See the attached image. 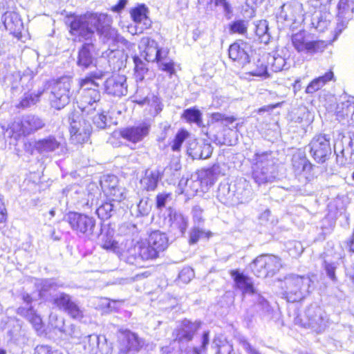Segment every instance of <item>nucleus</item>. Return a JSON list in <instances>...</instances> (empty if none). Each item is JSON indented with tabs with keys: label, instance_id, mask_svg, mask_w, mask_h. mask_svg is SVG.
<instances>
[{
	"label": "nucleus",
	"instance_id": "nucleus-1",
	"mask_svg": "<svg viewBox=\"0 0 354 354\" xmlns=\"http://www.w3.org/2000/svg\"><path fill=\"white\" fill-rule=\"evenodd\" d=\"M281 288L289 302L300 301L314 289V281L308 275L288 274L281 281Z\"/></svg>",
	"mask_w": 354,
	"mask_h": 354
},
{
	"label": "nucleus",
	"instance_id": "nucleus-2",
	"mask_svg": "<svg viewBox=\"0 0 354 354\" xmlns=\"http://www.w3.org/2000/svg\"><path fill=\"white\" fill-rule=\"evenodd\" d=\"M139 48L142 50L141 56L148 62H156L160 70L169 74L170 76L175 73L174 62L168 56L167 49L160 48L158 43L149 37H143L139 45Z\"/></svg>",
	"mask_w": 354,
	"mask_h": 354
},
{
	"label": "nucleus",
	"instance_id": "nucleus-3",
	"mask_svg": "<svg viewBox=\"0 0 354 354\" xmlns=\"http://www.w3.org/2000/svg\"><path fill=\"white\" fill-rule=\"evenodd\" d=\"M103 17L100 16V13L70 16L67 17L66 24L70 27L72 35L78 37L80 40L82 39L92 41L97 21L103 20Z\"/></svg>",
	"mask_w": 354,
	"mask_h": 354
},
{
	"label": "nucleus",
	"instance_id": "nucleus-4",
	"mask_svg": "<svg viewBox=\"0 0 354 354\" xmlns=\"http://www.w3.org/2000/svg\"><path fill=\"white\" fill-rule=\"evenodd\" d=\"M253 161L252 178L257 184L261 185L275 179L277 167L271 152H257L254 156Z\"/></svg>",
	"mask_w": 354,
	"mask_h": 354
},
{
	"label": "nucleus",
	"instance_id": "nucleus-5",
	"mask_svg": "<svg viewBox=\"0 0 354 354\" xmlns=\"http://www.w3.org/2000/svg\"><path fill=\"white\" fill-rule=\"evenodd\" d=\"M45 126L44 120L38 115L29 114L19 120L14 121L5 130V136L14 138L17 140L21 136H29Z\"/></svg>",
	"mask_w": 354,
	"mask_h": 354
},
{
	"label": "nucleus",
	"instance_id": "nucleus-6",
	"mask_svg": "<svg viewBox=\"0 0 354 354\" xmlns=\"http://www.w3.org/2000/svg\"><path fill=\"white\" fill-rule=\"evenodd\" d=\"M66 221L69 223L71 229L79 236H84L91 239L98 235L95 232V219L87 214L71 212L66 216Z\"/></svg>",
	"mask_w": 354,
	"mask_h": 354
},
{
	"label": "nucleus",
	"instance_id": "nucleus-7",
	"mask_svg": "<svg viewBox=\"0 0 354 354\" xmlns=\"http://www.w3.org/2000/svg\"><path fill=\"white\" fill-rule=\"evenodd\" d=\"M330 140L331 137L329 134H316L306 147L316 162L322 164L330 158L332 153Z\"/></svg>",
	"mask_w": 354,
	"mask_h": 354
},
{
	"label": "nucleus",
	"instance_id": "nucleus-8",
	"mask_svg": "<svg viewBox=\"0 0 354 354\" xmlns=\"http://www.w3.org/2000/svg\"><path fill=\"white\" fill-rule=\"evenodd\" d=\"M291 165L295 177L301 183H306L314 178L315 166L306 157L304 150L298 149L293 153Z\"/></svg>",
	"mask_w": 354,
	"mask_h": 354
},
{
	"label": "nucleus",
	"instance_id": "nucleus-9",
	"mask_svg": "<svg viewBox=\"0 0 354 354\" xmlns=\"http://www.w3.org/2000/svg\"><path fill=\"white\" fill-rule=\"evenodd\" d=\"M51 302L73 319L81 320L84 317L83 309L69 294L59 292L52 296Z\"/></svg>",
	"mask_w": 354,
	"mask_h": 354
},
{
	"label": "nucleus",
	"instance_id": "nucleus-10",
	"mask_svg": "<svg viewBox=\"0 0 354 354\" xmlns=\"http://www.w3.org/2000/svg\"><path fill=\"white\" fill-rule=\"evenodd\" d=\"M291 41L297 53L309 55L322 52L326 47L323 41L310 39L309 35L304 30L293 34Z\"/></svg>",
	"mask_w": 354,
	"mask_h": 354
},
{
	"label": "nucleus",
	"instance_id": "nucleus-11",
	"mask_svg": "<svg viewBox=\"0 0 354 354\" xmlns=\"http://www.w3.org/2000/svg\"><path fill=\"white\" fill-rule=\"evenodd\" d=\"M103 16L102 21H98L95 31L99 36L100 40L104 44H107L111 51L115 50L116 44L122 38L120 36L118 30L111 27L112 19L107 14L100 13Z\"/></svg>",
	"mask_w": 354,
	"mask_h": 354
},
{
	"label": "nucleus",
	"instance_id": "nucleus-12",
	"mask_svg": "<svg viewBox=\"0 0 354 354\" xmlns=\"http://www.w3.org/2000/svg\"><path fill=\"white\" fill-rule=\"evenodd\" d=\"M307 322L305 326L312 328L317 333L324 331L328 324V316L326 313L316 304H311L305 311Z\"/></svg>",
	"mask_w": 354,
	"mask_h": 354
},
{
	"label": "nucleus",
	"instance_id": "nucleus-13",
	"mask_svg": "<svg viewBox=\"0 0 354 354\" xmlns=\"http://www.w3.org/2000/svg\"><path fill=\"white\" fill-rule=\"evenodd\" d=\"M71 84L68 81H58L52 86L48 99L52 108L61 110L70 102Z\"/></svg>",
	"mask_w": 354,
	"mask_h": 354
},
{
	"label": "nucleus",
	"instance_id": "nucleus-14",
	"mask_svg": "<svg viewBox=\"0 0 354 354\" xmlns=\"http://www.w3.org/2000/svg\"><path fill=\"white\" fill-rule=\"evenodd\" d=\"M128 252L129 255L127 257V262L135 266H139L140 260H153L159 256L148 241L137 243Z\"/></svg>",
	"mask_w": 354,
	"mask_h": 354
},
{
	"label": "nucleus",
	"instance_id": "nucleus-15",
	"mask_svg": "<svg viewBox=\"0 0 354 354\" xmlns=\"http://www.w3.org/2000/svg\"><path fill=\"white\" fill-rule=\"evenodd\" d=\"M333 150L338 164L342 166L354 164V141L351 137L342 136L340 143H334Z\"/></svg>",
	"mask_w": 354,
	"mask_h": 354
},
{
	"label": "nucleus",
	"instance_id": "nucleus-16",
	"mask_svg": "<svg viewBox=\"0 0 354 354\" xmlns=\"http://www.w3.org/2000/svg\"><path fill=\"white\" fill-rule=\"evenodd\" d=\"M22 299L26 305L19 307L17 313L28 321L37 332H43L44 324L40 315L37 314L31 305L32 301L31 296L28 293H24Z\"/></svg>",
	"mask_w": 354,
	"mask_h": 354
},
{
	"label": "nucleus",
	"instance_id": "nucleus-17",
	"mask_svg": "<svg viewBox=\"0 0 354 354\" xmlns=\"http://www.w3.org/2000/svg\"><path fill=\"white\" fill-rule=\"evenodd\" d=\"M151 124L142 122L136 125L122 128L120 130V136L124 140L136 144L142 141L149 133Z\"/></svg>",
	"mask_w": 354,
	"mask_h": 354
},
{
	"label": "nucleus",
	"instance_id": "nucleus-18",
	"mask_svg": "<svg viewBox=\"0 0 354 354\" xmlns=\"http://www.w3.org/2000/svg\"><path fill=\"white\" fill-rule=\"evenodd\" d=\"M84 348V354H106L108 346L104 336L95 334L88 335L84 337L80 342Z\"/></svg>",
	"mask_w": 354,
	"mask_h": 354
},
{
	"label": "nucleus",
	"instance_id": "nucleus-19",
	"mask_svg": "<svg viewBox=\"0 0 354 354\" xmlns=\"http://www.w3.org/2000/svg\"><path fill=\"white\" fill-rule=\"evenodd\" d=\"M250 51V44L243 41H239L230 45L228 50L229 57L236 62L239 66L245 67L250 63L249 53Z\"/></svg>",
	"mask_w": 354,
	"mask_h": 354
},
{
	"label": "nucleus",
	"instance_id": "nucleus-20",
	"mask_svg": "<svg viewBox=\"0 0 354 354\" xmlns=\"http://www.w3.org/2000/svg\"><path fill=\"white\" fill-rule=\"evenodd\" d=\"M304 16L303 5L297 0L283 4L277 14L279 20L295 22Z\"/></svg>",
	"mask_w": 354,
	"mask_h": 354
},
{
	"label": "nucleus",
	"instance_id": "nucleus-21",
	"mask_svg": "<svg viewBox=\"0 0 354 354\" xmlns=\"http://www.w3.org/2000/svg\"><path fill=\"white\" fill-rule=\"evenodd\" d=\"M337 31L341 32L349 20L354 17V0H339L337 4Z\"/></svg>",
	"mask_w": 354,
	"mask_h": 354
},
{
	"label": "nucleus",
	"instance_id": "nucleus-22",
	"mask_svg": "<svg viewBox=\"0 0 354 354\" xmlns=\"http://www.w3.org/2000/svg\"><path fill=\"white\" fill-rule=\"evenodd\" d=\"M104 89L107 94L121 97L127 93V78L124 75H113L104 82Z\"/></svg>",
	"mask_w": 354,
	"mask_h": 354
},
{
	"label": "nucleus",
	"instance_id": "nucleus-23",
	"mask_svg": "<svg viewBox=\"0 0 354 354\" xmlns=\"http://www.w3.org/2000/svg\"><path fill=\"white\" fill-rule=\"evenodd\" d=\"M200 321L191 322L189 319H183L176 330V339L178 342L191 341L196 331L200 328Z\"/></svg>",
	"mask_w": 354,
	"mask_h": 354
},
{
	"label": "nucleus",
	"instance_id": "nucleus-24",
	"mask_svg": "<svg viewBox=\"0 0 354 354\" xmlns=\"http://www.w3.org/2000/svg\"><path fill=\"white\" fill-rule=\"evenodd\" d=\"M95 46L92 41L85 42L80 48L77 58V65L82 70H86L95 65V57L93 52Z\"/></svg>",
	"mask_w": 354,
	"mask_h": 354
},
{
	"label": "nucleus",
	"instance_id": "nucleus-25",
	"mask_svg": "<svg viewBox=\"0 0 354 354\" xmlns=\"http://www.w3.org/2000/svg\"><path fill=\"white\" fill-rule=\"evenodd\" d=\"M230 275L234 281V288L240 290L243 295H252L254 293V287L252 279L239 270L230 271Z\"/></svg>",
	"mask_w": 354,
	"mask_h": 354
},
{
	"label": "nucleus",
	"instance_id": "nucleus-26",
	"mask_svg": "<svg viewBox=\"0 0 354 354\" xmlns=\"http://www.w3.org/2000/svg\"><path fill=\"white\" fill-rule=\"evenodd\" d=\"M168 212L170 230L174 232L175 235L183 236L188 225L187 218L171 208H169Z\"/></svg>",
	"mask_w": 354,
	"mask_h": 354
},
{
	"label": "nucleus",
	"instance_id": "nucleus-27",
	"mask_svg": "<svg viewBox=\"0 0 354 354\" xmlns=\"http://www.w3.org/2000/svg\"><path fill=\"white\" fill-rule=\"evenodd\" d=\"M100 99L101 95L99 90L88 91L85 93H82L80 108L83 112L89 114L93 111L97 110L99 107Z\"/></svg>",
	"mask_w": 354,
	"mask_h": 354
},
{
	"label": "nucleus",
	"instance_id": "nucleus-28",
	"mask_svg": "<svg viewBox=\"0 0 354 354\" xmlns=\"http://www.w3.org/2000/svg\"><path fill=\"white\" fill-rule=\"evenodd\" d=\"M233 189L237 203H245L252 200L253 190L248 181L244 178L238 180L234 185Z\"/></svg>",
	"mask_w": 354,
	"mask_h": 354
},
{
	"label": "nucleus",
	"instance_id": "nucleus-29",
	"mask_svg": "<svg viewBox=\"0 0 354 354\" xmlns=\"http://www.w3.org/2000/svg\"><path fill=\"white\" fill-rule=\"evenodd\" d=\"M34 147L39 153L44 156L63 148L62 143L55 136L52 135L36 141Z\"/></svg>",
	"mask_w": 354,
	"mask_h": 354
},
{
	"label": "nucleus",
	"instance_id": "nucleus-30",
	"mask_svg": "<svg viewBox=\"0 0 354 354\" xmlns=\"http://www.w3.org/2000/svg\"><path fill=\"white\" fill-rule=\"evenodd\" d=\"M2 21L6 30L12 34H19L24 25L19 15L15 11L6 12L2 16Z\"/></svg>",
	"mask_w": 354,
	"mask_h": 354
},
{
	"label": "nucleus",
	"instance_id": "nucleus-31",
	"mask_svg": "<svg viewBox=\"0 0 354 354\" xmlns=\"http://www.w3.org/2000/svg\"><path fill=\"white\" fill-rule=\"evenodd\" d=\"M148 13L149 9L145 4L138 5L132 8L130 12L133 21L138 24H142V30L148 29L151 26V21L148 17Z\"/></svg>",
	"mask_w": 354,
	"mask_h": 354
},
{
	"label": "nucleus",
	"instance_id": "nucleus-32",
	"mask_svg": "<svg viewBox=\"0 0 354 354\" xmlns=\"http://www.w3.org/2000/svg\"><path fill=\"white\" fill-rule=\"evenodd\" d=\"M331 15L328 12L315 10L311 15L310 25L318 32H324L330 23Z\"/></svg>",
	"mask_w": 354,
	"mask_h": 354
},
{
	"label": "nucleus",
	"instance_id": "nucleus-33",
	"mask_svg": "<svg viewBox=\"0 0 354 354\" xmlns=\"http://www.w3.org/2000/svg\"><path fill=\"white\" fill-rule=\"evenodd\" d=\"M83 123L84 125L79 129L75 125L70 129L71 140L75 144H82L89 139L92 127L88 122H83Z\"/></svg>",
	"mask_w": 354,
	"mask_h": 354
},
{
	"label": "nucleus",
	"instance_id": "nucleus-34",
	"mask_svg": "<svg viewBox=\"0 0 354 354\" xmlns=\"http://www.w3.org/2000/svg\"><path fill=\"white\" fill-rule=\"evenodd\" d=\"M216 197L223 204L227 205L237 204V200L234 197L233 185L221 183L216 192Z\"/></svg>",
	"mask_w": 354,
	"mask_h": 354
},
{
	"label": "nucleus",
	"instance_id": "nucleus-35",
	"mask_svg": "<svg viewBox=\"0 0 354 354\" xmlns=\"http://www.w3.org/2000/svg\"><path fill=\"white\" fill-rule=\"evenodd\" d=\"M149 243L153 247L157 254H159L165 251L169 245V240L165 233L160 231H154L149 235Z\"/></svg>",
	"mask_w": 354,
	"mask_h": 354
},
{
	"label": "nucleus",
	"instance_id": "nucleus-36",
	"mask_svg": "<svg viewBox=\"0 0 354 354\" xmlns=\"http://www.w3.org/2000/svg\"><path fill=\"white\" fill-rule=\"evenodd\" d=\"M161 179L160 173L157 169H147L140 183L147 191H154Z\"/></svg>",
	"mask_w": 354,
	"mask_h": 354
},
{
	"label": "nucleus",
	"instance_id": "nucleus-37",
	"mask_svg": "<svg viewBox=\"0 0 354 354\" xmlns=\"http://www.w3.org/2000/svg\"><path fill=\"white\" fill-rule=\"evenodd\" d=\"M122 333L127 351H138L142 347L144 342L136 333L128 330H124Z\"/></svg>",
	"mask_w": 354,
	"mask_h": 354
},
{
	"label": "nucleus",
	"instance_id": "nucleus-38",
	"mask_svg": "<svg viewBox=\"0 0 354 354\" xmlns=\"http://www.w3.org/2000/svg\"><path fill=\"white\" fill-rule=\"evenodd\" d=\"M267 62L270 65V69L275 73L289 68V64H287L286 59L277 52L268 54Z\"/></svg>",
	"mask_w": 354,
	"mask_h": 354
},
{
	"label": "nucleus",
	"instance_id": "nucleus-39",
	"mask_svg": "<svg viewBox=\"0 0 354 354\" xmlns=\"http://www.w3.org/2000/svg\"><path fill=\"white\" fill-rule=\"evenodd\" d=\"M333 78L332 71L326 72L324 75L319 76L312 80L306 88V93L313 94L322 88L328 82Z\"/></svg>",
	"mask_w": 354,
	"mask_h": 354
},
{
	"label": "nucleus",
	"instance_id": "nucleus-40",
	"mask_svg": "<svg viewBox=\"0 0 354 354\" xmlns=\"http://www.w3.org/2000/svg\"><path fill=\"white\" fill-rule=\"evenodd\" d=\"M118 206L115 203L109 200L96 208L95 212L100 219L106 220L115 214Z\"/></svg>",
	"mask_w": 354,
	"mask_h": 354
},
{
	"label": "nucleus",
	"instance_id": "nucleus-41",
	"mask_svg": "<svg viewBox=\"0 0 354 354\" xmlns=\"http://www.w3.org/2000/svg\"><path fill=\"white\" fill-rule=\"evenodd\" d=\"M95 236L100 237L102 247L107 250L115 251L118 248V242L113 239V232L108 230L105 234H103V229L100 228V233Z\"/></svg>",
	"mask_w": 354,
	"mask_h": 354
},
{
	"label": "nucleus",
	"instance_id": "nucleus-42",
	"mask_svg": "<svg viewBox=\"0 0 354 354\" xmlns=\"http://www.w3.org/2000/svg\"><path fill=\"white\" fill-rule=\"evenodd\" d=\"M264 259L268 277L274 276L281 268V259L278 257L272 254H264Z\"/></svg>",
	"mask_w": 354,
	"mask_h": 354
},
{
	"label": "nucleus",
	"instance_id": "nucleus-43",
	"mask_svg": "<svg viewBox=\"0 0 354 354\" xmlns=\"http://www.w3.org/2000/svg\"><path fill=\"white\" fill-rule=\"evenodd\" d=\"M182 118L189 123H194L201 127L203 125L202 113L196 107H191L185 109Z\"/></svg>",
	"mask_w": 354,
	"mask_h": 354
},
{
	"label": "nucleus",
	"instance_id": "nucleus-44",
	"mask_svg": "<svg viewBox=\"0 0 354 354\" xmlns=\"http://www.w3.org/2000/svg\"><path fill=\"white\" fill-rule=\"evenodd\" d=\"M252 272L257 277L265 278L268 277V271L266 269L264 254L257 257L250 265Z\"/></svg>",
	"mask_w": 354,
	"mask_h": 354
},
{
	"label": "nucleus",
	"instance_id": "nucleus-45",
	"mask_svg": "<svg viewBox=\"0 0 354 354\" xmlns=\"http://www.w3.org/2000/svg\"><path fill=\"white\" fill-rule=\"evenodd\" d=\"M213 178V173L212 169H202L199 171L196 174V180H194L192 178L187 180L186 185L187 186H192V183H196V185H194V187H196V191L198 190V187L200 185V183H205L206 184H208L209 183H212Z\"/></svg>",
	"mask_w": 354,
	"mask_h": 354
},
{
	"label": "nucleus",
	"instance_id": "nucleus-46",
	"mask_svg": "<svg viewBox=\"0 0 354 354\" xmlns=\"http://www.w3.org/2000/svg\"><path fill=\"white\" fill-rule=\"evenodd\" d=\"M41 95V92L37 93L29 92L25 93L16 106L19 109H23L30 108L39 102Z\"/></svg>",
	"mask_w": 354,
	"mask_h": 354
},
{
	"label": "nucleus",
	"instance_id": "nucleus-47",
	"mask_svg": "<svg viewBox=\"0 0 354 354\" xmlns=\"http://www.w3.org/2000/svg\"><path fill=\"white\" fill-rule=\"evenodd\" d=\"M151 205L148 198L140 200L135 208L131 207V214L136 217L147 216L151 211Z\"/></svg>",
	"mask_w": 354,
	"mask_h": 354
},
{
	"label": "nucleus",
	"instance_id": "nucleus-48",
	"mask_svg": "<svg viewBox=\"0 0 354 354\" xmlns=\"http://www.w3.org/2000/svg\"><path fill=\"white\" fill-rule=\"evenodd\" d=\"M268 30V23L266 20L259 21L256 25L255 32L261 43L267 44L269 42L270 35Z\"/></svg>",
	"mask_w": 354,
	"mask_h": 354
},
{
	"label": "nucleus",
	"instance_id": "nucleus-49",
	"mask_svg": "<svg viewBox=\"0 0 354 354\" xmlns=\"http://www.w3.org/2000/svg\"><path fill=\"white\" fill-rule=\"evenodd\" d=\"M220 8L222 9L224 16L227 19H231L233 14V8L228 0H212V8Z\"/></svg>",
	"mask_w": 354,
	"mask_h": 354
},
{
	"label": "nucleus",
	"instance_id": "nucleus-50",
	"mask_svg": "<svg viewBox=\"0 0 354 354\" xmlns=\"http://www.w3.org/2000/svg\"><path fill=\"white\" fill-rule=\"evenodd\" d=\"M100 185L102 190L107 194L112 189L118 185V177L115 175H106L100 180Z\"/></svg>",
	"mask_w": 354,
	"mask_h": 354
},
{
	"label": "nucleus",
	"instance_id": "nucleus-51",
	"mask_svg": "<svg viewBox=\"0 0 354 354\" xmlns=\"http://www.w3.org/2000/svg\"><path fill=\"white\" fill-rule=\"evenodd\" d=\"M247 73L252 76L263 77L265 78L269 76L267 66L260 59L257 60L254 67L250 69Z\"/></svg>",
	"mask_w": 354,
	"mask_h": 354
},
{
	"label": "nucleus",
	"instance_id": "nucleus-52",
	"mask_svg": "<svg viewBox=\"0 0 354 354\" xmlns=\"http://www.w3.org/2000/svg\"><path fill=\"white\" fill-rule=\"evenodd\" d=\"M133 62L135 64V75L136 80L141 82L144 80L145 74L148 72V68L139 57H134Z\"/></svg>",
	"mask_w": 354,
	"mask_h": 354
},
{
	"label": "nucleus",
	"instance_id": "nucleus-53",
	"mask_svg": "<svg viewBox=\"0 0 354 354\" xmlns=\"http://www.w3.org/2000/svg\"><path fill=\"white\" fill-rule=\"evenodd\" d=\"M124 194V189L117 185L106 194L110 197V201L115 203L117 205H119L120 202L125 198Z\"/></svg>",
	"mask_w": 354,
	"mask_h": 354
},
{
	"label": "nucleus",
	"instance_id": "nucleus-54",
	"mask_svg": "<svg viewBox=\"0 0 354 354\" xmlns=\"http://www.w3.org/2000/svg\"><path fill=\"white\" fill-rule=\"evenodd\" d=\"M212 153V147L210 144L203 143L194 152V157L198 159H207Z\"/></svg>",
	"mask_w": 354,
	"mask_h": 354
},
{
	"label": "nucleus",
	"instance_id": "nucleus-55",
	"mask_svg": "<svg viewBox=\"0 0 354 354\" xmlns=\"http://www.w3.org/2000/svg\"><path fill=\"white\" fill-rule=\"evenodd\" d=\"M80 86L82 93H85L88 91L99 90V84L96 82L91 77H86L82 79L80 82Z\"/></svg>",
	"mask_w": 354,
	"mask_h": 354
},
{
	"label": "nucleus",
	"instance_id": "nucleus-56",
	"mask_svg": "<svg viewBox=\"0 0 354 354\" xmlns=\"http://www.w3.org/2000/svg\"><path fill=\"white\" fill-rule=\"evenodd\" d=\"M188 136V132L184 129H181L176 133L173 144L171 145V149L174 151H180L182 144Z\"/></svg>",
	"mask_w": 354,
	"mask_h": 354
},
{
	"label": "nucleus",
	"instance_id": "nucleus-57",
	"mask_svg": "<svg viewBox=\"0 0 354 354\" xmlns=\"http://www.w3.org/2000/svg\"><path fill=\"white\" fill-rule=\"evenodd\" d=\"M64 331L72 339L77 341L80 343L84 338L83 333L80 327L75 324H71L68 328L64 329Z\"/></svg>",
	"mask_w": 354,
	"mask_h": 354
},
{
	"label": "nucleus",
	"instance_id": "nucleus-58",
	"mask_svg": "<svg viewBox=\"0 0 354 354\" xmlns=\"http://www.w3.org/2000/svg\"><path fill=\"white\" fill-rule=\"evenodd\" d=\"M339 263L337 261H328L325 259L324 261V267L326 271V273L329 279H330L333 281H337V277L335 275V270L337 268Z\"/></svg>",
	"mask_w": 354,
	"mask_h": 354
},
{
	"label": "nucleus",
	"instance_id": "nucleus-59",
	"mask_svg": "<svg viewBox=\"0 0 354 354\" xmlns=\"http://www.w3.org/2000/svg\"><path fill=\"white\" fill-rule=\"evenodd\" d=\"M248 23L244 20H236L230 25V31L232 33L245 34L247 32Z\"/></svg>",
	"mask_w": 354,
	"mask_h": 354
},
{
	"label": "nucleus",
	"instance_id": "nucleus-60",
	"mask_svg": "<svg viewBox=\"0 0 354 354\" xmlns=\"http://www.w3.org/2000/svg\"><path fill=\"white\" fill-rule=\"evenodd\" d=\"M171 200V194L170 193H159L156 197V205L158 209L165 207L168 201Z\"/></svg>",
	"mask_w": 354,
	"mask_h": 354
},
{
	"label": "nucleus",
	"instance_id": "nucleus-61",
	"mask_svg": "<svg viewBox=\"0 0 354 354\" xmlns=\"http://www.w3.org/2000/svg\"><path fill=\"white\" fill-rule=\"evenodd\" d=\"M68 122L70 124V129L73 126H76L78 129L84 125L83 122H86L77 112H72L68 115Z\"/></svg>",
	"mask_w": 354,
	"mask_h": 354
},
{
	"label": "nucleus",
	"instance_id": "nucleus-62",
	"mask_svg": "<svg viewBox=\"0 0 354 354\" xmlns=\"http://www.w3.org/2000/svg\"><path fill=\"white\" fill-rule=\"evenodd\" d=\"M204 234L205 231L202 228L199 226H194L189 232V243L190 244L196 243L199 239Z\"/></svg>",
	"mask_w": 354,
	"mask_h": 354
},
{
	"label": "nucleus",
	"instance_id": "nucleus-63",
	"mask_svg": "<svg viewBox=\"0 0 354 354\" xmlns=\"http://www.w3.org/2000/svg\"><path fill=\"white\" fill-rule=\"evenodd\" d=\"M64 284L56 282L53 279H45L42 282V289L44 291L56 290L58 288H63Z\"/></svg>",
	"mask_w": 354,
	"mask_h": 354
},
{
	"label": "nucleus",
	"instance_id": "nucleus-64",
	"mask_svg": "<svg viewBox=\"0 0 354 354\" xmlns=\"http://www.w3.org/2000/svg\"><path fill=\"white\" fill-rule=\"evenodd\" d=\"M239 343L248 354H261L259 351L252 346L245 338H240Z\"/></svg>",
	"mask_w": 354,
	"mask_h": 354
}]
</instances>
